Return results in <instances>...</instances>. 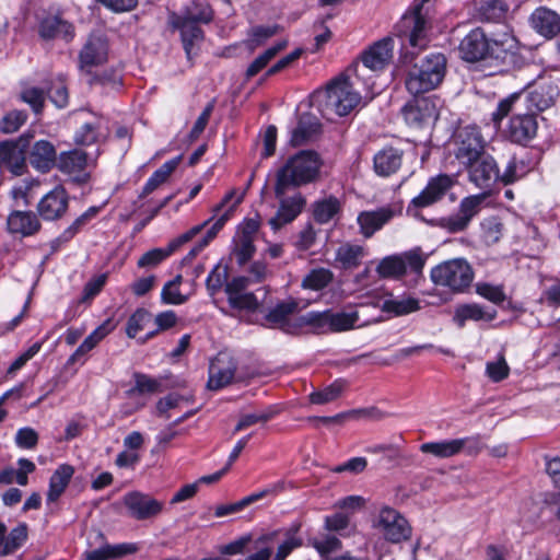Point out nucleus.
Masks as SVG:
<instances>
[{
    "label": "nucleus",
    "mask_w": 560,
    "mask_h": 560,
    "mask_svg": "<svg viewBox=\"0 0 560 560\" xmlns=\"http://www.w3.org/2000/svg\"><path fill=\"white\" fill-rule=\"evenodd\" d=\"M108 43L98 35H91L79 52V68L83 75L107 61Z\"/></svg>",
    "instance_id": "16"
},
{
    "label": "nucleus",
    "mask_w": 560,
    "mask_h": 560,
    "mask_svg": "<svg viewBox=\"0 0 560 560\" xmlns=\"http://www.w3.org/2000/svg\"><path fill=\"white\" fill-rule=\"evenodd\" d=\"M323 161L315 151L303 150L291 156L277 172L275 195L282 197L291 187L315 182L319 176Z\"/></svg>",
    "instance_id": "1"
},
{
    "label": "nucleus",
    "mask_w": 560,
    "mask_h": 560,
    "mask_svg": "<svg viewBox=\"0 0 560 560\" xmlns=\"http://www.w3.org/2000/svg\"><path fill=\"white\" fill-rule=\"evenodd\" d=\"M428 256L420 247L384 257L376 267L381 278L401 279L408 272L422 275Z\"/></svg>",
    "instance_id": "5"
},
{
    "label": "nucleus",
    "mask_w": 560,
    "mask_h": 560,
    "mask_svg": "<svg viewBox=\"0 0 560 560\" xmlns=\"http://www.w3.org/2000/svg\"><path fill=\"white\" fill-rule=\"evenodd\" d=\"M324 527L326 530L338 533L341 536H349L354 530L350 514L346 512H337L325 516Z\"/></svg>",
    "instance_id": "49"
},
{
    "label": "nucleus",
    "mask_w": 560,
    "mask_h": 560,
    "mask_svg": "<svg viewBox=\"0 0 560 560\" xmlns=\"http://www.w3.org/2000/svg\"><path fill=\"white\" fill-rule=\"evenodd\" d=\"M135 386L126 392L129 397L154 394L161 390V382L140 372L133 374Z\"/></svg>",
    "instance_id": "50"
},
{
    "label": "nucleus",
    "mask_w": 560,
    "mask_h": 560,
    "mask_svg": "<svg viewBox=\"0 0 560 560\" xmlns=\"http://www.w3.org/2000/svg\"><path fill=\"white\" fill-rule=\"evenodd\" d=\"M529 24L546 39H552L560 34V14L547 7L535 9L529 16Z\"/></svg>",
    "instance_id": "25"
},
{
    "label": "nucleus",
    "mask_w": 560,
    "mask_h": 560,
    "mask_svg": "<svg viewBox=\"0 0 560 560\" xmlns=\"http://www.w3.org/2000/svg\"><path fill=\"white\" fill-rule=\"evenodd\" d=\"M454 183L453 177L446 174L432 177L425 188L411 200L408 211L427 208L440 201L453 187Z\"/></svg>",
    "instance_id": "14"
},
{
    "label": "nucleus",
    "mask_w": 560,
    "mask_h": 560,
    "mask_svg": "<svg viewBox=\"0 0 560 560\" xmlns=\"http://www.w3.org/2000/svg\"><path fill=\"white\" fill-rule=\"evenodd\" d=\"M460 57L468 62H477L491 57L490 40L480 27L471 30L459 44Z\"/></svg>",
    "instance_id": "17"
},
{
    "label": "nucleus",
    "mask_w": 560,
    "mask_h": 560,
    "mask_svg": "<svg viewBox=\"0 0 560 560\" xmlns=\"http://www.w3.org/2000/svg\"><path fill=\"white\" fill-rule=\"evenodd\" d=\"M538 122L534 114H515L510 119L508 136L511 141L526 144L535 138Z\"/></svg>",
    "instance_id": "27"
},
{
    "label": "nucleus",
    "mask_w": 560,
    "mask_h": 560,
    "mask_svg": "<svg viewBox=\"0 0 560 560\" xmlns=\"http://www.w3.org/2000/svg\"><path fill=\"white\" fill-rule=\"evenodd\" d=\"M88 159V154L80 149L65 151L58 155L57 167L73 182L86 184L90 180V173L86 172Z\"/></svg>",
    "instance_id": "18"
},
{
    "label": "nucleus",
    "mask_w": 560,
    "mask_h": 560,
    "mask_svg": "<svg viewBox=\"0 0 560 560\" xmlns=\"http://www.w3.org/2000/svg\"><path fill=\"white\" fill-rule=\"evenodd\" d=\"M300 330L304 326H311L317 332L328 331V311L308 312L299 316Z\"/></svg>",
    "instance_id": "54"
},
{
    "label": "nucleus",
    "mask_w": 560,
    "mask_h": 560,
    "mask_svg": "<svg viewBox=\"0 0 560 560\" xmlns=\"http://www.w3.org/2000/svg\"><path fill=\"white\" fill-rule=\"evenodd\" d=\"M343 388H345L343 381H340V380L335 381L332 384H330L326 388H324L322 390L313 392L310 395V400H311V402L316 404V405H323V404L330 402L340 396Z\"/></svg>",
    "instance_id": "55"
},
{
    "label": "nucleus",
    "mask_w": 560,
    "mask_h": 560,
    "mask_svg": "<svg viewBox=\"0 0 560 560\" xmlns=\"http://www.w3.org/2000/svg\"><path fill=\"white\" fill-rule=\"evenodd\" d=\"M14 441L20 448L33 450L38 443V434L33 428L24 427L18 430Z\"/></svg>",
    "instance_id": "63"
},
{
    "label": "nucleus",
    "mask_w": 560,
    "mask_h": 560,
    "mask_svg": "<svg viewBox=\"0 0 560 560\" xmlns=\"http://www.w3.org/2000/svg\"><path fill=\"white\" fill-rule=\"evenodd\" d=\"M497 316L495 310H488L477 303L460 304L455 308L453 322L457 327L463 328L466 322H491Z\"/></svg>",
    "instance_id": "34"
},
{
    "label": "nucleus",
    "mask_w": 560,
    "mask_h": 560,
    "mask_svg": "<svg viewBox=\"0 0 560 560\" xmlns=\"http://www.w3.org/2000/svg\"><path fill=\"white\" fill-rule=\"evenodd\" d=\"M526 165L523 161H518L512 158L503 173H500V183L503 185H510L526 174Z\"/></svg>",
    "instance_id": "59"
},
{
    "label": "nucleus",
    "mask_w": 560,
    "mask_h": 560,
    "mask_svg": "<svg viewBox=\"0 0 560 560\" xmlns=\"http://www.w3.org/2000/svg\"><path fill=\"white\" fill-rule=\"evenodd\" d=\"M383 320L382 316L365 317L361 320V312L359 310L351 312L328 311V331L340 332L353 329L354 327H363L377 324Z\"/></svg>",
    "instance_id": "26"
},
{
    "label": "nucleus",
    "mask_w": 560,
    "mask_h": 560,
    "mask_svg": "<svg viewBox=\"0 0 560 560\" xmlns=\"http://www.w3.org/2000/svg\"><path fill=\"white\" fill-rule=\"evenodd\" d=\"M27 114L23 110H11L0 120V130L3 133H13L25 124Z\"/></svg>",
    "instance_id": "60"
},
{
    "label": "nucleus",
    "mask_w": 560,
    "mask_h": 560,
    "mask_svg": "<svg viewBox=\"0 0 560 560\" xmlns=\"http://www.w3.org/2000/svg\"><path fill=\"white\" fill-rule=\"evenodd\" d=\"M474 276L472 267L464 258L445 260L430 271L431 281L435 285L455 294L465 292L472 283Z\"/></svg>",
    "instance_id": "4"
},
{
    "label": "nucleus",
    "mask_w": 560,
    "mask_h": 560,
    "mask_svg": "<svg viewBox=\"0 0 560 560\" xmlns=\"http://www.w3.org/2000/svg\"><path fill=\"white\" fill-rule=\"evenodd\" d=\"M377 527L385 538L393 542H399L408 539L410 536V527L407 520L397 511L387 506L380 511Z\"/></svg>",
    "instance_id": "19"
},
{
    "label": "nucleus",
    "mask_w": 560,
    "mask_h": 560,
    "mask_svg": "<svg viewBox=\"0 0 560 560\" xmlns=\"http://www.w3.org/2000/svg\"><path fill=\"white\" fill-rule=\"evenodd\" d=\"M102 121L86 122L75 132L74 142L79 145H92L98 143L105 135L102 131Z\"/></svg>",
    "instance_id": "47"
},
{
    "label": "nucleus",
    "mask_w": 560,
    "mask_h": 560,
    "mask_svg": "<svg viewBox=\"0 0 560 560\" xmlns=\"http://www.w3.org/2000/svg\"><path fill=\"white\" fill-rule=\"evenodd\" d=\"M393 48L394 42L389 37L376 42L363 52V65L373 71L384 69L393 58Z\"/></svg>",
    "instance_id": "30"
},
{
    "label": "nucleus",
    "mask_w": 560,
    "mask_h": 560,
    "mask_svg": "<svg viewBox=\"0 0 560 560\" xmlns=\"http://www.w3.org/2000/svg\"><path fill=\"white\" fill-rule=\"evenodd\" d=\"M446 73V58L443 54H430L413 65L406 78L407 91L417 96L436 89Z\"/></svg>",
    "instance_id": "3"
},
{
    "label": "nucleus",
    "mask_w": 560,
    "mask_h": 560,
    "mask_svg": "<svg viewBox=\"0 0 560 560\" xmlns=\"http://www.w3.org/2000/svg\"><path fill=\"white\" fill-rule=\"evenodd\" d=\"M454 183L453 177L446 174L432 177L425 188L411 200L408 211L427 208L440 201L453 187Z\"/></svg>",
    "instance_id": "13"
},
{
    "label": "nucleus",
    "mask_w": 560,
    "mask_h": 560,
    "mask_svg": "<svg viewBox=\"0 0 560 560\" xmlns=\"http://www.w3.org/2000/svg\"><path fill=\"white\" fill-rule=\"evenodd\" d=\"M275 415L276 412L272 409L242 415L233 432L237 433L257 423H266L271 420Z\"/></svg>",
    "instance_id": "56"
},
{
    "label": "nucleus",
    "mask_w": 560,
    "mask_h": 560,
    "mask_svg": "<svg viewBox=\"0 0 560 560\" xmlns=\"http://www.w3.org/2000/svg\"><path fill=\"white\" fill-rule=\"evenodd\" d=\"M33 133L24 132L16 140L0 142V167L13 175H22L26 168V150L30 148Z\"/></svg>",
    "instance_id": "7"
},
{
    "label": "nucleus",
    "mask_w": 560,
    "mask_h": 560,
    "mask_svg": "<svg viewBox=\"0 0 560 560\" xmlns=\"http://www.w3.org/2000/svg\"><path fill=\"white\" fill-rule=\"evenodd\" d=\"M406 122L411 127H422L434 121L438 116L436 102L430 97L415 98L401 109Z\"/></svg>",
    "instance_id": "15"
},
{
    "label": "nucleus",
    "mask_w": 560,
    "mask_h": 560,
    "mask_svg": "<svg viewBox=\"0 0 560 560\" xmlns=\"http://www.w3.org/2000/svg\"><path fill=\"white\" fill-rule=\"evenodd\" d=\"M8 230L12 234L31 236L40 230V222L32 211H13L7 220Z\"/></svg>",
    "instance_id": "33"
},
{
    "label": "nucleus",
    "mask_w": 560,
    "mask_h": 560,
    "mask_svg": "<svg viewBox=\"0 0 560 560\" xmlns=\"http://www.w3.org/2000/svg\"><path fill=\"white\" fill-rule=\"evenodd\" d=\"M69 207V196L67 190L57 186L47 192L37 205V212L45 221H55L62 218Z\"/></svg>",
    "instance_id": "20"
},
{
    "label": "nucleus",
    "mask_w": 560,
    "mask_h": 560,
    "mask_svg": "<svg viewBox=\"0 0 560 560\" xmlns=\"http://www.w3.org/2000/svg\"><path fill=\"white\" fill-rule=\"evenodd\" d=\"M477 293L494 304H501L505 300V293L500 285L489 283H479L476 288Z\"/></svg>",
    "instance_id": "64"
},
{
    "label": "nucleus",
    "mask_w": 560,
    "mask_h": 560,
    "mask_svg": "<svg viewBox=\"0 0 560 560\" xmlns=\"http://www.w3.org/2000/svg\"><path fill=\"white\" fill-rule=\"evenodd\" d=\"M334 275L329 269L316 268L311 270L302 280V287L314 291L326 288L332 281Z\"/></svg>",
    "instance_id": "51"
},
{
    "label": "nucleus",
    "mask_w": 560,
    "mask_h": 560,
    "mask_svg": "<svg viewBox=\"0 0 560 560\" xmlns=\"http://www.w3.org/2000/svg\"><path fill=\"white\" fill-rule=\"evenodd\" d=\"M27 538V525L22 523L11 529L5 536L2 548L0 549V556H7L13 553L19 549Z\"/></svg>",
    "instance_id": "52"
},
{
    "label": "nucleus",
    "mask_w": 560,
    "mask_h": 560,
    "mask_svg": "<svg viewBox=\"0 0 560 560\" xmlns=\"http://www.w3.org/2000/svg\"><path fill=\"white\" fill-rule=\"evenodd\" d=\"M485 195H474L464 198L456 213L441 218L438 225L450 233L463 232L471 219L480 211Z\"/></svg>",
    "instance_id": "9"
},
{
    "label": "nucleus",
    "mask_w": 560,
    "mask_h": 560,
    "mask_svg": "<svg viewBox=\"0 0 560 560\" xmlns=\"http://www.w3.org/2000/svg\"><path fill=\"white\" fill-rule=\"evenodd\" d=\"M277 532L264 534L255 541L257 551L250 555L247 560H270L272 545L276 540Z\"/></svg>",
    "instance_id": "58"
},
{
    "label": "nucleus",
    "mask_w": 560,
    "mask_h": 560,
    "mask_svg": "<svg viewBox=\"0 0 560 560\" xmlns=\"http://www.w3.org/2000/svg\"><path fill=\"white\" fill-rule=\"evenodd\" d=\"M510 368L501 355L497 361L488 362L486 365V373L493 382H501L509 376Z\"/></svg>",
    "instance_id": "62"
},
{
    "label": "nucleus",
    "mask_w": 560,
    "mask_h": 560,
    "mask_svg": "<svg viewBox=\"0 0 560 560\" xmlns=\"http://www.w3.org/2000/svg\"><path fill=\"white\" fill-rule=\"evenodd\" d=\"M402 163V151L387 147L374 155V170L380 176H390L396 173Z\"/></svg>",
    "instance_id": "35"
},
{
    "label": "nucleus",
    "mask_w": 560,
    "mask_h": 560,
    "mask_svg": "<svg viewBox=\"0 0 560 560\" xmlns=\"http://www.w3.org/2000/svg\"><path fill=\"white\" fill-rule=\"evenodd\" d=\"M425 1L427 0H421V3L416 5L412 13L406 14L402 18L404 26L411 28L409 34L410 46L418 47L420 49L424 48L428 44L425 34L427 21L421 14L422 4Z\"/></svg>",
    "instance_id": "31"
},
{
    "label": "nucleus",
    "mask_w": 560,
    "mask_h": 560,
    "mask_svg": "<svg viewBox=\"0 0 560 560\" xmlns=\"http://www.w3.org/2000/svg\"><path fill=\"white\" fill-rule=\"evenodd\" d=\"M152 319V314L145 308H137L129 317L126 326V334L129 338H135L141 330L144 329L148 323Z\"/></svg>",
    "instance_id": "57"
},
{
    "label": "nucleus",
    "mask_w": 560,
    "mask_h": 560,
    "mask_svg": "<svg viewBox=\"0 0 560 560\" xmlns=\"http://www.w3.org/2000/svg\"><path fill=\"white\" fill-rule=\"evenodd\" d=\"M465 168L468 172L469 180L485 191H490L500 182L498 164L487 153H483L470 164H466Z\"/></svg>",
    "instance_id": "10"
},
{
    "label": "nucleus",
    "mask_w": 560,
    "mask_h": 560,
    "mask_svg": "<svg viewBox=\"0 0 560 560\" xmlns=\"http://www.w3.org/2000/svg\"><path fill=\"white\" fill-rule=\"evenodd\" d=\"M287 46L285 42L278 43L277 45L268 48L262 54H260L247 68L246 77L247 79L255 77L258 72H260L271 59H273L279 51H281Z\"/></svg>",
    "instance_id": "53"
},
{
    "label": "nucleus",
    "mask_w": 560,
    "mask_h": 560,
    "mask_svg": "<svg viewBox=\"0 0 560 560\" xmlns=\"http://www.w3.org/2000/svg\"><path fill=\"white\" fill-rule=\"evenodd\" d=\"M250 279L246 277H236L225 283L224 292L228 296L229 305L238 311L256 312L260 303L256 295L247 292Z\"/></svg>",
    "instance_id": "12"
},
{
    "label": "nucleus",
    "mask_w": 560,
    "mask_h": 560,
    "mask_svg": "<svg viewBox=\"0 0 560 560\" xmlns=\"http://www.w3.org/2000/svg\"><path fill=\"white\" fill-rule=\"evenodd\" d=\"M469 441V438H464L439 442H427L420 445V451L423 454H431L439 458H448L459 454Z\"/></svg>",
    "instance_id": "37"
},
{
    "label": "nucleus",
    "mask_w": 560,
    "mask_h": 560,
    "mask_svg": "<svg viewBox=\"0 0 560 560\" xmlns=\"http://www.w3.org/2000/svg\"><path fill=\"white\" fill-rule=\"evenodd\" d=\"M370 307L380 308L382 312L387 313L393 317L406 316L421 308L420 301L408 295H389V298L385 299L382 303L375 302L370 305H360L361 310H369Z\"/></svg>",
    "instance_id": "24"
},
{
    "label": "nucleus",
    "mask_w": 560,
    "mask_h": 560,
    "mask_svg": "<svg viewBox=\"0 0 560 560\" xmlns=\"http://www.w3.org/2000/svg\"><path fill=\"white\" fill-rule=\"evenodd\" d=\"M171 252L167 248H154L147 253H144L138 260V267L140 268H152L158 266L168 256H171Z\"/></svg>",
    "instance_id": "61"
},
{
    "label": "nucleus",
    "mask_w": 560,
    "mask_h": 560,
    "mask_svg": "<svg viewBox=\"0 0 560 560\" xmlns=\"http://www.w3.org/2000/svg\"><path fill=\"white\" fill-rule=\"evenodd\" d=\"M236 363L228 353H219L210 363L208 388L218 390L231 384L235 376Z\"/></svg>",
    "instance_id": "21"
},
{
    "label": "nucleus",
    "mask_w": 560,
    "mask_h": 560,
    "mask_svg": "<svg viewBox=\"0 0 560 560\" xmlns=\"http://www.w3.org/2000/svg\"><path fill=\"white\" fill-rule=\"evenodd\" d=\"M114 326L110 320L104 322L96 329H94L79 346L74 353L70 358V362H77L81 360L88 352L94 349L97 343L103 340L112 330Z\"/></svg>",
    "instance_id": "42"
},
{
    "label": "nucleus",
    "mask_w": 560,
    "mask_h": 560,
    "mask_svg": "<svg viewBox=\"0 0 560 560\" xmlns=\"http://www.w3.org/2000/svg\"><path fill=\"white\" fill-rule=\"evenodd\" d=\"M481 19L497 21L504 16L509 10L506 0H474Z\"/></svg>",
    "instance_id": "46"
},
{
    "label": "nucleus",
    "mask_w": 560,
    "mask_h": 560,
    "mask_svg": "<svg viewBox=\"0 0 560 560\" xmlns=\"http://www.w3.org/2000/svg\"><path fill=\"white\" fill-rule=\"evenodd\" d=\"M299 312L300 303L295 299L289 298L277 303L265 315V319L269 327L295 335L300 332L299 316H296Z\"/></svg>",
    "instance_id": "8"
},
{
    "label": "nucleus",
    "mask_w": 560,
    "mask_h": 560,
    "mask_svg": "<svg viewBox=\"0 0 560 560\" xmlns=\"http://www.w3.org/2000/svg\"><path fill=\"white\" fill-rule=\"evenodd\" d=\"M316 97L318 108L327 119L348 115L361 101L360 94L353 91L349 79L343 75L332 80Z\"/></svg>",
    "instance_id": "2"
},
{
    "label": "nucleus",
    "mask_w": 560,
    "mask_h": 560,
    "mask_svg": "<svg viewBox=\"0 0 560 560\" xmlns=\"http://www.w3.org/2000/svg\"><path fill=\"white\" fill-rule=\"evenodd\" d=\"M559 96V85L550 78H540V81L528 92L527 100L537 110H545L552 106Z\"/></svg>",
    "instance_id": "28"
},
{
    "label": "nucleus",
    "mask_w": 560,
    "mask_h": 560,
    "mask_svg": "<svg viewBox=\"0 0 560 560\" xmlns=\"http://www.w3.org/2000/svg\"><path fill=\"white\" fill-rule=\"evenodd\" d=\"M84 77L90 86H100L105 91L117 90L122 84L121 73L115 68L93 70L88 72Z\"/></svg>",
    "instance_id": "38"
},
{
    "label": "nucleus",
    "mask_w": 560,
    "mask_h": 560,
    "mask_svg": "<svg viewBox=\"0 0 560 560\" xmlns=\"http://www.w3.org/2000/svg\"><path fill=\"white\" fill-rule=\"evenodd\" d=\"M101 207H90L85 212L78 217L71 225H69L54 242L52 247L56 248L60 244H65L72 240L74 235L81 231L93 218L97 215Z\"/></svg>",
    "instance_id": "44"
},
{
    "label": "nucleus",
    "mask_w": 560,
    "mask_h": 560,
    "mask_svg": "<svg viewBox=\"0 0 560 560\" xmlns=\"http://www.w3.org/2000/svg\"><path fill=\"white\" fill-rule=\"evenodd\" d=\"M396 214L397 211L390 206L381 207L375 210L361 211L357 218V223L360 228V233L365 238H371Z\"/></svg>",
    "instance_id": "22"
},
{
    "label": "nucleus",
    "mask_w": 560,
    "mask_h": 560,
    "mask_svg": "<svg viewBox=\"0 0 560 560\" xmlns=\"http://www.w3.org/2000/svg\"><path fill=\"white\" fill-rule=\"evenodd\" d=\"M490 40L491 58L504 59L509 54H513L518 46V42L512 34L505 32L498 34Z\"/></svg>",
    "instance_id": "45"
},
{
    "label": "nucleus",
    "mask_w": 560,
    "mask_h": 560,
    "mask_svg": "<svg viewBox=\"0 0 560 560\" xmlns=\"http://www.w3.org/2000/svg\"><path fill=\"white\" fill-rule=\"evenodd\" d=\"M180 161V158L172 159L161 165L147 180L145 185L142 188L140 198H144L148 195L152 194L159 186L164 184L171 174L176 170Z\"/></svg>",
    "instance_id": "43"
},
{
    "label": "nucleus",
    "mask_w": 560,
    "mask_h": 560,
    "mask_svg": "<svg viewBox=\"0 0 560 560\" xmlns=\"http://www.w3.org/2000/svg\"><path fill=\"white\" fill-rule=\"evenodd\" d=\"M342 203L336 196H326L312 205L313 218L319 224H326L341 212Z\"/></svg>",
    "instance_id": "40"
},
{
    "label": "nucleus",
    "mask_w": 560,
    "mask_h": 560,
    "mask_svg": "<svg viewBox=\"0 0 560 560\" xmlns=\"http://www.w3.org/2000/svg\"><path fill=\"white\" fill-rule=\"evenodd\" d=\"M39 35L44 39H63L70 42L74 37V28L71 23L59 16L45 18L39 24Z\"/></svg>",
    "instance_id": "32"
},
{
    "label": "nucleus",
    "mask_w": 560,
    "mask_h": 560,
    "mask_svg": "<svg viewBox=\"0 0 560 560\" xmlns=\"http://www.w3.org/2000/svg\"><path fill=\"white\" fill-rule=\"evenodd\" d=\"M122 503L129 515L138 521H144L158 516L164 508V503L148 493L131 491L122 497Z\"/></svg>",
    "instance_id": "11"
},
{
    "label": "nucleus",
    "mask_w": 560,
    "mask_h": 560,
    "mask_svg": "<svg viewBox=\"0 0 560 560\" xmlns=\"http://www.w3.org/2000/svg\"><path fill=\"white\" fill-rule=\"evenodd\" d=\"M278 199L280 200L279 209L275 217L269 220V224L275 231L295 220L306 205V199L301 192L288 198L283 195Z\"/></svg>",
    "instance_id": "23"
},
{
    "label": "nucleus",
    "mask_w": 560,
    "mask_h": 560,
    "mask_svg": "<svg viewBox=\"0 0 560 560\" xmlns=\"http://www.w3.org/2000/svg\"><path fill=\"white\" fill-rule=\"evenodd\" d=\"M30 149V164L40 173H48L57 165L58 156L55 145L48 140H38Z\"/></svg>",
    "instance_id": "29"
},
{
    "label": "nucleus",
    "mask_w": 560,
    "mask_h": 560,
    "mask_svg": "<svg viewBox=\"0 0 560 560\" xmlns=\"http://www.w3.org/2000/svg\"><path fill=\"white\" fill-rule=\"evenodd\" d=\"M365 256V247L358 244L346 243L336 250L335 260L345 269H353L361 264Z\"/></svg>",
    "instance_id": "41"
},
{
    "label": "nucleus",
    "mask_w": 560,
    "mask_h": 560,
    "mask_svg": "<svg viewBox=\"0 0 560 560\" xmlns=\"http://www.w3.org/2000/svg\"><path fill=\"white\" fill-rule=\"evenodd\" d=\"M453 142L454 155L464 166L486 153L485 139L476 125L459 127L454 133Z\"/></svg>",
    "instance_id": "6"
},
{
    "label": "nucleus",
    "mask_w": 560,
    "mask_h": 560,
    "mask_svg": "<svg viewBox=\"0 0 560 560\" xmlns=\"http://www.w3.org/2000/svg\"><path fill=\"white\" fill-rule=\"evenodd\" d=\"M73 474L74 468L71 465L62 464L58 466L49 479L47 502H56L62 495Z\"/></svg>",
    "instance_id": "39"
},
{
    "label": "nucleus",
    "mask_w": 560,
    "mask_h": 560,
    "mask_svg": "<svg viewBox=\"0 0 560 560\" xmlns=\"http://www.w3.org/2000/svg\"><path fill=\"white\" fill-rule=\"evenodd\" d=\"M179 31L184 49L187 55L190 54L192 46L203 38V32L197 24L196 19H186L179 24Z\"/></svg>",
    "instance_id": "48"
},
{
    "label": "nucleus",
    "mask_w": 560,
    "mask_h": 560,
    "mask_svg": "<svg viewBox=\"0 0 560 560\" xmlns=\"http://www.w3.org/2000/svg\"><path fill=\"white\" fill-rule=\"evenodd\" d=\"M320 131L318 119L311 114H302L299 118L298 126L291 135V144L301 147L313 140Z\"/></svg>",
    "instance_id": "36"
}]
</instances>
